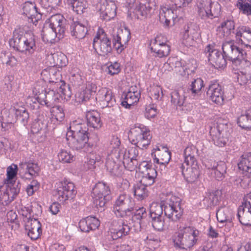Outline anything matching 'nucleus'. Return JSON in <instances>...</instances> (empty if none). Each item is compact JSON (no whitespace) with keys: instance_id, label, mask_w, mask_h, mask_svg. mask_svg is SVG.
<instances>
[{"instance_id":"nucleus-1","label":"nucleus","mask_w":251,"mask_h":251,"mask_svg":"<svg viewBox=\"0 0 251 251\" xmlns=\"http://www.w3.org/2000/svg\"><path fill=\"white\" fill-rule=\"evenodd\" d=\"M66 134L69 146L73 150L89 151L99 141L97 133L89 134L84 123L75 121L70 123Z\"/></svg>"},{"instance_id":"nucleus-2","label":"nucleus","mask_w":251,"mask_h":251,"mask_svg":"<svg viewBox=\"0 0 251 251\" xmlns=\"http://www.w3.org/2000/svg\"><path fill=\"white\" fill-rule=\"evenodd\" d=\"M181 199L173 195L168 196L166 199L161 201L160 204H152L150 210V217L154 218L163 217L165 215L172 221L176 222L181 217L183 210L180 206Z\"/></svg>"},{"instance_id":"nucleus-3","label":"nucleus","mask_w":251,"mask_h":251,"mask_svg":"<svg viewBox=\"0 0 251 251\" xmlns=\"http://www.w3.org/2000/svg\"><path fill=\"white\" fill-rule=\"evenodd\" d=\"M9 43L15 50L26 54H33L37 49L34 36L31 32H25L21 28L13 31V38Z\"/></svg>"},{"instance_id":"nucleus-4","label":"nucleus","mask_w":251,"mask_h":251,"mask_svg":"<svg viewBox=\"0 0 251 251\" xmlns=\"http://www.w3.org/2000/svg\"><path fill=\"white\" fill-rule=\"evenodd\" d=\"M40 167L37 163L32 162H22L19 164V167L17 165L12 164L7 168V178L5 183H10L13 180L19 172V175L22 178L30 179L39 175Z\"/></svg>"},{"instance_id":"nucleus-5","label":"nucleus","mask_w":251,"mask_h":251,"mask_svg":"<svg viewBox=\"0 0 251 251\" xmlns=\"http://www.w3.org/2000/svg\"><path fill=\"white\" fill-rule=\"evenodd\" d=\"M199 232L192 226L183 227L173 237L174 246L179 249H186L193 247L197 242L196 237Z\"/></svg>"},{"instance_id":"nucleus-6","label":"nucleus","mask_w":251,"mask_h":251,"mask_svg":"<svg viewBox=\"0 0 251 251\" xmlns=\"http://www.w3.org/2000/svg\"><path fill=\"white\" fill-rule=\"evenodd\" d=\"M138 148L133 147L129 148L128 151L125 149L116 151L113 156L120 162H122L125 168L128 171H134L137 167L140 160Z\"/></svg>"},{"instance_id":"nucleus-7","label":"nucleus","mask_w":251,"mask_h":251,"mask_svg":"<svg viewBox=\"0 0 251 251\" xmlns=\"http://www.w3.org/2000/svg\"><path fill=\"white\" fill-rule=\"evenodd\" d=\"M128 137L133 145L142 150L147 148L152 138L150 130L143 125L131 128Z\"/></svg>"},{"instance_id":"nucleus-8","label":"nucleus","mask_w":251,"mask_h":251,"mask_svg":"<svg viewBox=\"0 0 251 251\" xmlns=\"http://www.w3.org/2000/svg\"><path fill=\"white\" fill-rule=\"evenodd\" d=\"M198 12L201 19L210 23V20L220 16L221 6L218 2H213L211 0H201L198 5Z\"/></svg>"},{"instance_id":"nucleus-9","label":"nucleus","mask_w":251,"mask_h":251,"mask_svg":"<svg viewBox=\"0 0 251 251\" xmlns=\"http://www.w3.org/2000/svg\"><path fill=\"white\" fill-rule=\"evenodd\" d=\"M230 129L226 121L223 123L218 121L216 126L211 127L209 133L214 144L219 147L226 146L229 140Z\"/></svg>"},{"instance_id":"nucleus-10","label":"nucleus","mask_w":251,"mask_h":251,"mask_svg":"<svg viewBox=\"0 0 251 251\" xmlns=\"http://www.w3.org/2000/svg\"><path fill=\"white\" fill-rule=\"evenodd\" d=\"M23 14L25 15L28 19L29 22L35 24L41 20L43 16H47L48 14L45 8L40 7L36 3V0L34 1H27L21 5Z\"/></svg>"},{"instance_id":"nucleus-11","label":"nucleus","mask_w":251,"mask_h":251,"mask_svg":"<svg viewBox=\"0 0 251 251\" xmlns=\"http://www.w3.org/2000/svg\"><path fill=\"white\" fill-rule=\"evenodd\" d=\"M109 187L106 183L99 182L92 190L93 203L97 207H103L111 198Z\"/></svg>"},{"instance_id":"nucleus-12","label":"nucleus","mask_w":251,"mask_h":251,"mask_svg":"<svg viewBox=\"0 0 251 251\" xmlns=\"http://www.w3.org/2000/svg\"><path fill=\"white\" fill-rule=\"evenodd\" d=\"M222 50L226 58L231 61L232 64L237 67L240 63L239 59H242L247 55L246 51L238 47L232 41L224 42Z\"/></svg>"},{"instance_id":"nucleus-13","label":"nucleus","mask_w":251,"mask_h":251,"mask_svg":"<svg viewBox=\"0 0 251 251\" xmlns=\"http://www.w3.org/2000/svg\"><path fill=\"white\" fill-rule=\"evenodd\" d=\"M93 47L98 54L105 56L112 51L111 42L102 29L98 31L93 39Z\"/></svg>"},{"instance_id":"nucleus-14","label":"nucleus","mask_w":251,"mask_h":251,"mask_svg":"<svg viewBox=\"0 0 251 251\" xmlns=\"http://www.w3.org/2000/svg\"><path fill=\"white\" fill-rule=\"evenodd\" d=\"M134 204V200L130 196L125 193L121 194L115 201L113 210L117 217L124 218L127 214L130 213V209Z\"/></svg>"},{"instance_id":"nucleus-15","label":"nucleus","mask_w":251,"mask_h":251,"mask_svg":"<svg viewBox=\"0 0 251 251\" xmlns=\"http://www.w3.org/2000/svg\"><path fill=\"white\" fill-rule=\"evenodd\" d=\"M56 193L58 199L64 202L69 199H73L76 194L74 184L68 180L59 182L57 184Z\"/></svg>"},{"instance_id":"nucleus-16","label":"nucleus","mask_w":251,"mask_h":251,"mask_svg":"<svg viewBox=\"0 0 251 251\" xmlns=\"http://www.w3.org/2000/svg\"><path fill=\"white\" fill-rule=\"evenodd\" d=\"M49 27L57 31L59 39L62 38L65 35L66 30L69 27V25L66 24V20L64 17L60 14H53L49 19Z\"/></svg>"},{"instance_id":"nucleus-17","label":"nucleus","mask_w":251,"mask_h":251,"mask_svg":"<svg viewBox=\"0 0 251 251\" xmlns=\"http://www.w3.org/2000/svg\"><path fill=\"white\" fill-rule=\"evenodd\" d=\"M7 185L6 192L0 197L3 205H8L13 201L20 193L21 184L19 181L5 183Z\"/></svg>"},{"instance_id":"nucleus-18","label":"nucleus","mask_w":251,"mask_h":251,"mask_svg":"<svg viewBox=\"0 0 251 251\" xmlns=\"http://www.w3.org/2000/svg\"><path fill=\"white\" fill-rule=\"evenodd\" d=\"M49 74L50 75L49 82L54 83L57 86L60 85L57 93H60L61 96L64 97V99L70 98L72 95L70 87L69 85L66 84L64 81L59 79V77L60 75L59 72L51 69L50 70Z\"/></svg>"},{"instance_id":"nucleus-19","label":"nucleus","mask_w":251,"mask_h":251,"mask_svg":"<svg viewBox=\"0 0 251 251\" xmlns=\"http://www.w3.org/2000/svg\"><path fill=\"white\" fill-rule=\"evenodd\" d=\"M130 39V31L126 29H119L116 34L113 35V46L117 51L121 53L125 48Z\"/></svg>"},{"instance_id":"nucleus-20","label":"nucleus","mask_w":251,"mask_h":251,"mask_svg":"<svg viewBox=\"0 0 251 251\" xmlns=\"http://www.w3.org/2000/svg\"><path fill=\"white\" fill-rule=\"evenodd\" d=\"M205 51L209 62L216 68H224L226 65V56L217 50H211L209 45L205 48Z\"/></svg>"},{"instance_id":"nucleus-21","label":"nucleus","mask_w":251,"mask_h":251,"mask_svg":"<svg viewBox=\"0 0 251 251\" xmlns=\"http://www.w3.org/2000/svg\"><path fill=\"white\" fill-rule=\"evenodd\" d=\"M117 7L112 0H101L100 3V17L106 21L113 18L116 15Z\"/></svg>"},{"instance_id":"nucleus-22","label":"nucleus","mask_w":251,"mask_h":251,"mask_svg":"<svg viewBox=\"0 0 251 251\" xmlns=\"http://www.w3.org/2000/svg\"><path fill=\"white\" fill-rule=\"evenodd\" d=\"M161 38V36H157L150 44L151 51L155 53V56L160 58L168 55L170 51V47L164 41H162Z\"/></svg>"},{"instance_id":"nucleus-23","label":"nucleus","mask_w":251,"mask_h":251,"mask_svg":"<svg viewBox=\"0 0 251 251\" xmlns=\"http://www.w3.org/2000/svg\"><path fill=\"white\" fill-rule=\"evenodd\" d=\"M177 9L168 6L161 7L159 13V21L164 25L169 26L172 21L173 24L178 21Z\"/></svg>"},{"instance_id":"nucleus-24","label":"nucleus","mask_w":251,"mask_h":251,"mask_svg":"<svg viewBox=\"0 0 251 251\" xmlns=\"http://www.w3.org/2000/svg\"><path fill=\"white\" fill-rule=\"evenodd\" d=\"M206 94L216 103L221 104L223 103L224 92L222 86L217 82L212 83L209 85Z\"/></svg>"},{"instance_id":"nucleus-25","label":"nucleus","mask_w":251,"mask_h":251,"mask_svg":"<svg viewBox=\"0 0 251 251\" xmlns=\"http://www.w3.org/2000/svg\"><path fill=\"white\" fill-rule=\"evenodd\" d=\"M95 99H99L102 107H111L116 104V100L110 90L102 88L97 94Z\"/></svg>"},{"instance_id":"nucleus-26","label":"nucleus","mask_w":251,"mask_h":251,"mask_svg":"<svg viewBox=\"0 0 251 251\" xmlns=\"http://www.w3.org/2000/svg\"><path fill=\"white\" fill-rule=\"evenodd\" d=\"M15 118L8 119L7 122L10 124L17 123L20 126H25L27 125L29 116L27 110L24 107L13 109Z\"/></svg>"},{"instance_id":"nucleus-27","label":"nucleus","mask_w":251,"mask_h":251,"mask_svg":"<svg viewBox=\"0 0 251 251\" xmlns=\"http://www.w3.org/2000/svg\"><path fill=\"white\" fill-rule=\"evenodd\" d=\"M97 87L95 85L87 86L85 90L77 92L75 95V100L77 102L85 103L95 99V94L96 92Z\"/></svg>"},{"instance_id":"nucleus-28","label":"nucleus","mask_w":251,"mask_h":251,"mask_svg":"<svg viewBox=\"0 0 251 251\" xmlns=\"http://www.w3.org/2000/svg\"><path fill=\"white\" fill-rule=\"evenodd\" d=\"M245 202L238 208L237 217L240 223L246 226H251V206Z\"/></svg>"},{"instance_id":"nucleus-29","label":"nucleus","mask_w":251,"mask_h":251,"mask_svg":"<svg viewBox=\"0 0 251 251\" xmlns=\"http://www.w3.org/2000/svg\"><path fill=\"white\" fill-rule=\"evenodd\" d=\"M25 229L28 231L27 234L32 240L39 238L42 233L41 225L36 219L29 220L25 225Z\"/></svg>"},{"instance_id":"nucleus-30","label":"nucleus","mask_w":251,"mask_h":251,"mask_svg":"<svg viewBox=\"0 0 251 251\" xmlns=\"http://www.w3.org/2000/svg\"><path fill=\"white\" fill-rule=\"evenodd\" d=\"M100 226L99 220L95 217L89 216L81 219L78 224L79 227L82 232H89L94 230Z\"/></svg>"},{"instance_id":"nucleus-31","label":"nucleus","mask_w":251,"mask_h":251,"mask_svg":"<svg viewBox=\"0 0 251 251\" xmlns=\"http://www.w3.org/2000/svg\"><path fill=\"white\" fill-rule=\"evenodd\" d=\"M116 151H113L108 156L105 162V167L111 175L119 176L122 174L120 166L123 164L122 162H120V161L118 160L117 158H114L113 154Z\"/></svg>"},{"instance_id":"nucleus-32","label":"nucleus","mask_w":251,"mask_h":251,"mask_svg":"<svg viewBox=\"0 0 251 251\" xmlns=\"http://www.w3.org/2000/svg\"><path fill=\"white\" fill-rule=\"evenodd\" d=\"M185 31L183 34V40L186 42L184 44H190L191 42L194 41L195 39L199 37L200 33L199 32V28L195 23L188 24L184 27Z\"/></svg>"},{"instance_id":"nucleus-33","label":"nucleus","mask_w":251,"mask_h":251,"mask_svg":"<svg viewBox=\"0 0 251 251\" xmlns=\"http://www.w3.org/2000/svg\"><path fill=\"white\" fill-rule=\"evenodd\" d=\"M130 213L126 215L125 218H129V220L132 222H136L137 221V224L141 227V224L142 220L146 219L148 216V213L146 209L143 207H139L137 209L134 206L131 207Z\"/></svg>"},{"instance_id":"nucleus-34","label":"nucleus","mask_w":251,"mask_h":251,"mask_svg":"<svg viewBox=\"0 0 251 251\" xmlns=\"http://www.w3.org/2000/svg\"><path fill=\"white\" fill-rule=\"evenodd\" d=\"M130 228L128 224L123 220L118 222V226H115L114 228L111 229L112 237L113 239H117L124 236L127 235Z\"/></svg>"},{"instance_id":"nucleus-35","label":"nucleus","mask_w":251,"mask_h":251,"mask_svg":"<svg viewBox=\"0 0 251 251\" xmlns=\"http://www.w3.org/2000/svg\"><path fill=\"white\" fill-rule=\"evenodd\" d=\"M183 176L188 182H193L199 177L200 173L197 163H191L186 165Z\"/></svg>"},{"instance_id":"nucleus-36","label":"nucleus","mask_w":251,"mask_h":251,"mask_svg":"<svg viewBox=\"0 0 251 251\" xmlns=\"http://www.w3.org/2000/svg\"><path fill=\"white\" fill-rule=\"evenodd\" d=\"M236 36L240 38L242 44L251 47V30L250 27L246 26L238 27L236 30Z\"/></svg>"},{"instance_id":"nucleus-37","label":"nucleus","mask_w":251,"mask_h":251,"mask_svg":"<svg viewBox=\"0 0 251 251\" xmlns=\"http://www.w3.org/2000/svg\"><path fill=\"white\" fill-rule=\"evenodd\" d=\"M88 23H74L70 26L71 33L73 36L78 39L84 38L88 32Z\"/></svg>"},{"instance_id":"nucleus-38","label":"nucleus","mask_w":251,"mask_h":251,"mask_svg":"<svg viewBox=\"0 0 251 251\" xmlns=\"http://www.w3.org/2000/svg\"><path fill=\"white\" fill-rule=\"evenodd\" d=\"M124 100L121 102L122 106L126 108H130L135 103L139 101L140 93L137 91H132L130 89L123 95Z\"/></svg>"},{"instance_id":"nucleus-39","label":"nucleus","mask_w":251,"mask_h":251,"mask_svg":"<svg viewBox=\"0 0 251 251\" xmlns=\"http://www.w3.org/2000/svg\"><path fill=\"white\" fill-rule=\"evenodd\" d=\"M157 154L158 157H156V154L153 152L151 153L154 162L160 164L162 167L165 168L166 165L168 164L171 159V152L166 148L162 151L157 148Z\"/></svg>"},{"instance_id":"nucleus-40","label":"nucleus","mask_w":251,"mask_h":251,"mask_svg":"<svg viewBox=\"0 0 251 251\" xmlns=\"http://www.w3.org/2000/svg\"><path fill=\"white\" fill-rule=\"evenodd\" d=\"M222 194L220 190H216L207 193L203 200V204L207 207L217 205Z\"/></svg>"},{"instance_id":"nucleus-41","label":"nucleus","mask_w":251,"mask_h":251,"mask_svg":"<svg viewBox=\"0 0 251 251\" xmlns=\"http://www.w3.org/2000/svg\"><path fill=\"white\" fill-rule=\"evenodd\" d=\"M87 125L94 128L99 129L102 125L100 114L95 111H88L86 113Z\"/></svg>"},{"instance_id":"nucleus-42","label":"nucleus","mask_w":251,"mask_h":251,"mask_svg":"<svg viewBox=\"0 0 251 251\" xmlns=\"http://www.w3.org/2000/svg\"><path fill=\"white\" fill-rule=\"evenodd\" d=\"M31 131L33 133H40L41 136H46L48 132V124L46 120L37 119L32 123Z\"/></svg>"},{"instance_id":"nucleus-43","label":"nucleus","mask_w":251,"mask_h":251,"mask_svg":"<svg viewBox=\"0 0 251 251\" xmlns=\"http://www.w3.org/2000/svg\"><path fill=\"white\" fill-rule=\"evenodd\" d=\"M67 2L77 14L87 12L88 4L86 0H67Z\"/></svg>"},{"instance_id":"nucleus-44","label":"nucleus","mask_w":251,"mask_h":251,"mask_svg":"<svg viewBox=\"0 0 251 251\" xmlns=\"http://www.w3.org/2000/svg\"><path fill=\"white\" fill-rule=\"evenodd\" d=\"M237 124L242 128L251 129V109L243 112L238 118Z\"/></svg>"},{"instance_id":"nucleus-45","label":"nucleus","mask_w":251,"mask_h":251,"mask_svg":"<svg viewBox=\"0 0 251 251\" xmlns=\"http://www.w3.org/2000/svg\"><path fill=\"white\" fill-rule=\"evenodd\" d=\"M226 166L225 162L220 161L215 168L211 172V176L218 181L222 180L225 177Z\"/></svg>"},{"instance_id":"nucleus-46","label":"nucleus","mask_w":251,"mask_h":251,"mask_svg":"<svg viewBox=\"0 0 251 251\" xmlns=\"http://www.w3.org/2000/svg\"><path fill=\"white\" fill-rule=\"evenodd\" d=\"M246 56L242 59H239L240 63L238 66H241V69L242 71L241 73L242 74L243 76H240L238 77L239 80L240 78L241 79L243 77H245V79L244 80L243 83H246L248 80V77H250L251 75V63L245 59Z\"/></svg>"},{"instance_id":"nucleus-47","label":"nucleus","mask_w":251,"mask_h":251,"mask_svg":"<svg viewBox=\"0 0 251 251\" xmlns=\"http://www.w3.org/2000/svg\"><path fill=\"white\" fill-rule=\"evenodd\" d=\"M238 165L240 170L251 174V152L243 154Z\"/></svg>"},{"instance_id":"nucleus-48","label":"nucleus","mask_w":251,"mask_h":251,"mask_svg":"<svg viewBox=\"0 0 251 251\" xmlns=\"http://www.w3.org/2000/svg\"><path fill=\"white\" fill-rule=\"evenodd\" d=\"M147 187L141 181L137 182L133 188L134 196L139 200L145 199L148 196Z\"/></svg>"},{"instance_id":"nucleus-49","label":"nucleus","mask_w":251,"mask_h":251,"mask_svg":"<svg viewBox=\"0 0 251 251\" xmlns=\"http://www.w3.org/2000/svg\"><path fill=\"white\" fill-rule=\"evenodd\" d=\"M151 9L152 7L149 2H146L144 4L140 3L136 6L133 12L135 13L138 19L146 18Z\"/></svg>"},{"instance_id":"nucleus-50","label":"nucleus","mask_w":251,"mask_h":251,"mask_svg":"<svg viewBox=\"0 0 251 251\" xmlns=\"http://www.w3.org/2000/svg\"><path fill=\"white\" fill-rule=\"evenodd\" d=\"M184 93L182 89L173 91L171 94L172 103L176 106H182L186 98Z\"/></svg>"},{"instance_id":"nucleus-51","label":"nucleus","mask_w":251,"mask_h":251,"mask_svg":"<svg viewBox=\"0 0 251 251\" xmlns=\"http://www.w3.org/2000/svg\"><path fill=\"white\" fill-rule=\"evenodd\" d=\"M142 174L143 176L140 181L148 186L153 184L157 176V172L154 168H151L148 172H145Z\"/></svg>"},{"instance_id":"nucleus-52","label":"nucleus","mask_w":251,"mask_h":251,"mask_svg":"<svg viewBox=\"0 0 251 251\" xmlns=\"http://www.w3.org/2000/svg\"><path fill=\"white\" fill-rule=\"evenodd\" d=\"M197 149L193 146L187 147L184 151V160L186 165L191 163H197L196 158V154L197 153Z\"/></svg>"},{"instance_id":"nucleus-53","label":"nucleus","mask_w":251,"mask_h":251,"mask_svg":"<svg viewBox=\"0 0 251 251\" xmlns=\"http://www.w3.org/2000/svg\"><path fill=\"white\" fill-rule=\"evenodd\" d=\"M42 36L43 40L47 43H52L56 37L59 39V34L57 31L50 27H44L42 30Z\"/></svg>"},{"instance_id":"nucleus-54","label":"nucleus","mask_w":251,"mask_h":251,"mask_svg":"<svg viewBox=\"0 0 251 251\" xmlns=\"http://www.w3.org/2000/svg\"><path fill=\"white\" fill-rule=\"evenodd\" d=\"M216 217L217 220L221 223L230 222L231 212L227 207H221L217 211Z\"/></svg>"},{"instance_id":"nucleus-55","label":"nucleus","mask_w":251,"mask_h":251,"mask_svg":"<svg viewBox=\"0 0 251 251\" xmlns=\"http://www.w3.org/2000/svg\"><path fill=\"white\" fill-rule=\"evenodd\" d=\"M53 60V66L62 68L65 67L68 61L66 56L62 52H56L51 54Z\"/></svg>"},{"instance_id":"nucleus-56","label":"nucleus","mask_w":251,"mask_h":251,"mask_svg":"<svg viewBox=\"0 0 251 251\" xmlns=\"http://www.w3.org/2000/svg\"><path fill=\"white\" fill-rule=\"evenodd\" d=\"M236 5L243 14L251 15V0H238Z\"/></svg>"},{"instance_id":"nucleus-57","label":"nucleus","mask_w":251,"mask_h":251,"mask_svg":"<svg viewBox=\"0 0 251 251\" xmlns=\"http://www.w3.org/2000/svg\"><path fill=\"white\" fill-rule=\"evenodd\" d=\"M33 92L35 95V100L38 101L41 105H44V100H46L47 91L40 86L37 85L33 90Z\"/></svg>"},{"instance_id":"nucleus-58","label":"nucleus","mask_w":251,"mask_h":251,"mask_svg":"<svg viewBox=\"0 0 251 251\" xmlns=\"http://www.w3.org/2000/svg\"><path fill=\"white\" fill-rule=\"evenodd\" d=\"M50 113L57 121L61 122L63 120L65 117L63 108L60 106H53L50 110Z\"/></svg>"},{"instance_id":"nucleus-59","label":"nucleus","mask_w":251,"mask_h":251,"mask_svg":"<svg viewBox=\"0 0 251 251\" xmlns=\"http://www.w3.org/2000/svg\"><path fill=\"white\" fill-rule=\"evenodd\" d=\"M60 0H56L54 2L55 4H57V1H59ZM53 2V0H36V3L40 5V7L45 8L46 9V12L48 14H49L52 12V11L54 10V8L52 6L50 5V3Z\"/></svg>"},{"instance_id":"nucleus-60","label":"nucleus","mask_w":251,"mask_h":251,"mask_svg":"<svg viewBox=\"0 0 251 251\" xmlns=\"http://www.w3.org/2000/svg\"><path fill=\"white\" fill-rule=\"evenodd\" d=\"M46 98L44 100V105L47 107H53L56 99L55 91L53 90H49L47 92Z\"/></svg>"},{"instance_id":"nucleus-61","label":"nucleus","mask_w":251,"mask_h":251,"mask_svg":"<svg viewBox=\"0 0 251 251\" xmlns=\"http://www.w3.org/2000/svg\"><path fill=\"white\" fill-rule=\"evenodd\" d=\"M58 159L64 163H70L74 160V156L65 150H61L58 154Z\"/></svg>"},{"instance_id":"nucleus-62","label":"nucleus","mask_w":251,"mask_h":251,"mask_svg":"<svg viewBox=\"0 0 251 251\" xmlns=\"http://www.w3.org/2000/svg\"><path fill=\"white\" fill-rule=\"evenodd\" d=\"M190 90L193 94H197L203 87V81L201 78H197L192 81Z\"/></svg>"},{"instance_id":"nucleus-63","label":"nucleus","mask_w":251,"mask_h":251,"mask_svg":"<svg viewBox=\"0 0 251 251\" xmlns=\"http://www.w3.org/2000/svg\"><path fill=\"white\" fill-rule=\"evenodd\" d=\"M151 219L152 226L157 231H162L164 227L163 217H158Z\"/></svg>"},{"instance_id":"nucleus-64","label":"nucleus","mask_w":251,"mask_h":251,"mask_svg":"<svg viewBox=\"0 0 251 251\" xmlns=\"http://www.w3.org/2000/svg\"><path fill=\"white\" fill-rule=\"evenodd\" d=\"M151 95L155 100L161 99L163 96L162 88L157 85L153 86L152 88Z\"/></svg>"}]
</instances>
